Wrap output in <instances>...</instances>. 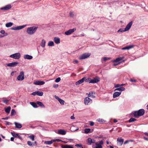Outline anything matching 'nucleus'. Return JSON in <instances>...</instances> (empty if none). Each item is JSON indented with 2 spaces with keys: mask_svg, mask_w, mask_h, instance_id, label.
I'll list each match as a JSON object with an SVG mask.
<instances>
[{
  "mask_svg": "<svg viewBox=\"0 0 148 148\" xmlns=\"http://www.w3.org/2000/svg\"><path fill=\"white\" fill-rule=\"evenodd\" d=\"M14 124L15 125V127L16 128H20L22 127V125L20 123H17L16 122H15Z\"/></svg>",
  "mask_w": 148,
  "mask_h": 148,
  "instance_id": "30",
  "label": "nucleus"
},
{
  "mask_svg": "<svg viewBox=\"0 0 148 148\" xmlns=\"http://www.w3.org/2000/svg\"><path fill=\"white\" fill-rule=\"evenodd\" d=\"M85 81L86 82H88L89 83H91L90 82L91 81V78L86 79V77H85Z\"/></svg>",
  "mask_w": 148,
  "mask_h": 148,
  "instance_id": "43",
  "label": "nucleus"
},
{
  "mask_svg": "<svg viewBox=\"0 0 148 148\" xmlns=\"http://www.w3.org/2000/svg\"><path fill=\"white\" fill-rule=\"evenodd\" d=\"M29 103L34 108H36L38 107L37 105V102L36 103L34 102H30Z\"/></svg>",
  "mask_w": 148,
  "mask_h": 148,
  "instance_id": "33",
  "label": "nucleus"
},
{
  "mask_svg": "<svg viewBox=\"0 0 148 148\" xmlns=\"http://www.w3.org/2000/svg\"><path fill=\"white\" fill-rule=\"evenodd\" d=\"M144 134H145L146 136H148V133L147 132H145L144 133Z\"/></svg>",
  "mask_w": 148,
  "mask_h": 148,
  "instance_id": "64",
  "label": "nucleus"
},
{
  "mask_svg": "<svg viewBox=\"0 0 148 148\" xmlns=\"http://www.w3.org/2000/svg\"><path fill=\"white\" fill-rule=\"evenodd\" d=\"M11 108L10 106H8L5 109V111L7 114H9L10 112Z\"/></svg>",
  "mask_w": 148,
  "mask_h": 148,
  "instance_id": "32",
  "label": "nucleus"
},
{
  "mask_svg": "<svg viewBox=\"0 0 148 148\" xmlns=\"http://www.w3.org/2000/svg\"><path fill=\"white\" fill-rule=\"evenodd\" d=\"M5 125H9L12 124L11 123L8 121H5Z\"/></svg>",
  "mask_w": 148,
  "mask_h": 148,
  "instance_id": "53",
  "label": "nucleus"
},
{
  "mask_svg": "<svg viewBox=\"0 0 148 148\" xmlns=\"http://www.w3.org/2000/svg\"><path fill=\"white\" fill-rule=\"evenodd\" d=\"M29 138L32 141L34 140V135H31L29 136Z\"/></svg>",
  "mask_w": 148,
  "mask_h": 148,
  "instance_id": "42",
  "label": "nucleus"
},
{
  "mask_svg": "<svg viewBox=\"0 0 148 148\" xmlns=\"http://www.w3.org/2000/svg\"><path fill=\"white\" fill-rule=\"evenodd\" d=\"M48 46H54V43L52 41H49L48 44Z\"/></svg>",
  "mask_w": 148,
  "mask_h": 148,
  "instance_id": "38",
  "label": "nucleus"
},
{
  "mask_svg": "<svg viewBox=\"0 0 148 148\" xmlns=\"http://www.w3.org/2000/svg\"><path fill=\"white\" fill-rule=\"evenodd\" d=\"M110 59L111 58H107L106 57H104L103 58V60L104 61H106L107 60H110Z\"/></svg>",
  "mask_w": 148,
  "mask_h": 148,
  "instance_id": "47",
  "label": "nucleus"
},
{
  "mask_svg": "<svg viewBox=\"0 0 148 148\" xmlns=\"http://www.w3.org/2000/svg\"><path fill=\"white\" fill-rule=\"evenodd\" d=\"M73 62L75 63H78V60H75Z\"/></svg>",
  "mask_w": 148,
  "mask_h": 148,
  "instance_id": "62",
  "label": "nucleus"
},
{
  "mask_svg": "<svg viewBox=\"0 0 148 148\" xmlns=\"http://www.w3.org/2000/svg\"><path fill=\"white\" fill-rule=\"evenodd\" d=\"M0 33L2 34H5L6 33L4 30H2L0 31Z\"/></svg>",
  "mask_w": 148,
  "mask_h": 148,
  "instance_id": "50",
  "label": "nucleus"
},
{
  "mask_svg": "<svg viewBox=\"0 0 148 148\" xmlns=\"http://www.w3.org/2000/svg\"><path fill=\"white\" fill-rule=\"evenodd\" d=\"M136 119L134 118H131L129 120V122L131 123L132 122H134L136 121Z\"/></svg>",
  "mask_w": 148,
  "mask_h": 148,
  "instance_id": "41",
  "label": "nucleus"
},
{
  "mask_svg": "<svg viewBox=\"0 0 148 148\" xmlns=\"http://www.w3.org/2000/svg\"><path fill=\"white\" fill-rule=\"evenodd\" d=\"M46 42L44 39H42L40 43V45L42 47H44L45 46Z\"/></svg>",
  "mask_w": 148,
  "mask_h": 148,
  "instance_id": "27",
  "label": "nucleus"
},
{
  "mask_svg": "<svg viewBox=\"0 0 148 148\" xmlns=\"http://www.w3.org/2000/svg\"><path fill=\"white\" fill-rule=\"evenodd\" d=\"M62 141V140L61 139H52L51 141H45L44 142V143L45 144L47 145H51V144L53 142L58 141L59 142Z\"/></svg>",
  "mask_w": 148,
  "mask_h": 148,
  "instance_id": "7",
  "label": "nucleus"
},
{
  "mask_svg": "<svg viewBox=\"0 0 148 148\" xmlns=\"http://www.w3.org/2000/svg\"><path fill=\"white\" fill-rule=\"evenodd\" d=\"M129 142V140H127L125 142L124 144H126L127 143Z\"/></svg>",
  "mask_w": 148,
  "mask_h": 148,
  "instance_id": "61",
  "label": "nucleus"
},
{
  "mask_svg": "<svg viewBox=\"0 0 148 148\" xmlns=\"http://www.w3.org/2000/svg\"><path fill=\"white\" fill-rule=\"evenodd\" d=\"M17 137L20 140H22V138L18 134L17 136Z\"/></svg>",
  "mask_w": 148,
  "mask_h": 148,
  "instance_id": "59",
  "label": "nucleus"
},
{
  "mask_svg": "<svg viewBox=\"0 0 148 148\" xmlns=\"http://www.w3.org/2000/svg\"><path fill=\"white\" fill-rule=\"evenodd\" d=\"M103 140H101L95 143V145L97 146L96 148H102V145H103Z\"/></svg>",
  "mask_w": 148,
  "mask_h": 148,
  "instance_id": "9",
  "label": "nucleus"
},
{
  "mask_svg": "<svg viewBox=\"0 0 148 148\" xmlns=\"http://www.w3.org/2000/svg\"><path fill=\"white\" fill-rule=\"evenodd\" d=\"M94 125V123L92 121L90 122V125L91 126L93 125Z\"/></svg>",
  "mask_w": 148,
  "mask_h": 148,
  "instance_id": "55",
  "label": "nucleus"
},
{
  "mask_svg": "<svg viewBox=\"0 0 148 148\" xmlns=\"http://www.w3.org/2000/svg\"><path fill=\"white\" fill-rule=\"evenodd\" d=\"M16 113V112L15 110L14 109H12L11 113V116H12L13 115H14Z\"/></svg>",
  "mask_w": 148,
  "mask_h": 148,
  "instance_id": "44",
  "label": "nucleus"
},
{
  "mask_svg": "<svg viewBox=\"0 0 148 148\" xmlns=\"http://www.w3.org/2000/svg\"><path fill=\"white\" fill-rule=\"evenodd\" d=\"M17 79L18 81H23L24 79V73L23 71L20 73L19 75L17 77Z\"/></svg>",
  "mask_w": 148,
  "mask_h": 148,
  "instance_id": "6",
  "label": "nucleus"
},
{
  "mask_svg": "<svg viewBox=\"0 0 148 148\" xmlns=\"http://www.w3.org/2000/svg\"><path fill=\"white\" fill-rule=\"evenodd\" d=\"M11 134L14 137L16 138L17 137V136L18 134L17 133H16L15 132H12Z\"/></svg>",
  "mask_w": 148,
  "mask_h": 148,
  "instance_id": "39",
  "label": "nucleus"
},
{
  "mask_svg": "<svg viewBox=\"0 0 148 148\" xmlns=\"http://www.w3.org/2000/svg\"><path fill=\"white\" fill-rule=\"evenodd\" d=\"M13 25V23L10 22L6 23L5 24V26L7 27H11Z\"/></svg>",
  "mask_w": 148,
  "mask_h": 148,
  "instance_id": "35",
  "label": "nucleus"
},
{
  "mask_svg": "<svg viewBox=\"0 0 148 148\" xmlns=\"http://www.w3.org/2000/svg\"><path fill=\"white\" fill-rule=\"evenodd\" d=\"M92 139L90 138H88L87 139V144L89 145H90L92 143Z\"/></svg>",
  "mask_w": 148,
  "mask_h": 148,
  "instance_id": "36",
  "label": "nucleus"
},
{
  "mask_svg": "<svg viewBox=\"0 0 148 148\" xmlns=\"http://www.w3.org/2000/svg\"><path fill=\"white\" fill-rule=\"evenodd\" d=\"M8 35V34L7 33H6L5 34L2 35H0V38H3L5 36H7Z\"/></svg>",
  "mask_w": 148,
  "mask_h": 148,
  "instance_id": "48",
  "label": "nucleus"
},
{
  "mask_svg": "<svg viewBox=\"0 0 148 148\" xmlns=\"http://www.w3.org/2000/svg\"><path fill=\"white\" fill-rule=\"evenodd\" d=\"M96 145H95V144H94V145H92V147L93 148H96L97 147V146H95Z\"/></svg>",
  "mask_w": 148,
  "mask_h": 148,
  "instance_id": "63",
  "label": "nucleus"
},
{
  "mask_svg": "<svg viewBox=\"0 0 148 148\" xmlns=\"http://www.w3.org/2000/svg\"><path fill=\"white\" fill-rule=\"evenodd\" d=\"M58 133L59 134L62 135H65L66 134V132L65 130H60L58 131Z\"/></svg>",
  "mask_w": 148,
  "mask_h": 148,
  "instance_id": "25",
  "label": "nucleus"
},
{
  "mask_svg": "<svg viewBox=\"0 0 148 148\" xmlns=\"http://www.w3.org/2000/svg\"><path fill=\"white\" fill-rule=\"evenodd\" d=\"M33 84L36 85H40L44 84H45V82L43 81L37 80L34 82Z\"/></svg>",
  "mask_w": 148,
  "mask_h": 148,
  "instance_id": "12",
  "label": "nucleus"
},
{
  "mask_svg": "<svg viewBox=\"0 0 148 148\" xmlns=\"http://www.w3.org/2000/svg\"><path fill=\"white\" fill-rule=\"evenodd\" d=\"M10 57L11 58L15 59H18L21 57V54L20 53H17L10 56Z\"/></svg>",
  "mask_w": 148,
  "mask_h": 148,
  "instance_id": "4",
  "label": "nucleus"
},
{
  "mask_svg": "<svg viewBox=\"0 0 148 148\" xmlns=\"http://www.w3.org/2000/svg\"><path fill=\"white\" fill-rule=\"evenodd\" d=\"M99 81V78L96 77L92 79L91 78V81L90 82L91 83H97Z\"/></svg>",
  "mask_w": 148,
  "mask_h": 148,
  "instance_id": "13",
  "label": "nucleus"
},
{
  "mask_svg": "<svg viewBox=\"0 0 148 148\" xmlns=\"http://www.w3.org/2000/svg\"><path fill=\"white\" fill-rule=\"evenodd\" d=\"M92 143H95L96 142V140L94 139H92Z\"/></svg>",
  "mask_w": 148,
  "mask_h": 148,
  "instance_id": "56",
  "label": "nucleus"
},
{
  "mask_svg": "<svg viewBox=\"0 0 148 148\" xmlns=\"http://www.w3.org/2000/svg\"><path fill=\"white\" fill-rule=\"evenodd\" d=\"M11 8V5L10 4H8L5 5L4 7L1 8L0 9L2 10H6Z\"/></svg>",
  "mask_w": 148,
  "mask_h": 148,
  "instance_id": "14",
  "label": "nucleus"
},
{
  "mask_svg": "<svg viewBox=\"0 0 148 148\" xmlns=\"http://www.w3.org/2000/svg\"><path fill=\"white\" fill-rule=\"evenodd\" d=\"M121 92H116L113 93V97L114 98L117 97L119 96L121 94Z\"/></svg>",
  "mask_w": 148,
  "mask_h": 148,
  "instance_id": "24",
  "label": "nucleus"
},
{
  "mask_svg": "<svg viewBox=\"0 0 148 148\" xmlns=\"http://www.w3.org/2000/svg\"><path fill=\"white\" fill-rule=\"evenodd\" d=\"M90 53H85L82 55L79 58L80 60L84 59L89 57L90 55Z\"/></svg>",
  "mask_w": 148,
  "mask_h": 148,
  "instance_id": "8",
  "label": "nucleus"
},
{
  "mask_svg": "<svg viewBox=\"0 0 148 148\" xmlns=\"http://www.w3.org/2000/svg\"><path fill=\"white\" fill-rule=\"evenodd\" d=\"M144 113V110L142 109H140L138 111H135L132 112L131 114H133L135 117L138 118L139 116L143 115Z\"/></svg>",
  "mask_w": 148,
  "mask_h": 148,
  "instance_id": "1",
  "label": "nucleus"
},
{
  "mask_svg": "<svg viewBox=\"0 0 148 148\" xmlns=\"http://www.w3.org/2000/svg\"><path fill=\"white\" fill-rule=\"evenodd\" d=\"M132 24V21L130 22L127 25L125 29L123 28H120L117 31V32L120 34H121L124 32L128 31L130 28Z\"/></svg>",
  "mask_w": 148,
  "mask_h": 148,
  "instance_id": "3",
  "label": "nucleus"
},
{
  "mask_svg": "<svg viewBox=\"0 0 148 148\" xmlns=\"http://www.w3.org/2000/svg\"><path fill=\"white\" fill-rule=\"evenodd\" d=\"M95 94V92H90L89 93L88 96L89 97H92V98H95V96L94 95Z\"/></svg>",
  "mask_w": 148,
  "mask_h": 148,
  "instance_id": "28",
  "label": "nucleus"
},
{
  "mask_svg": "<svg viewBox=\"0 0 148 148\" xmlns=\"http://www.w3.org/2000/svg\"><path fill=\"white\" fill-rule=\"evenodd\" d=\"M9 118V117H4L2 118V119L3 120H7Z\"/></svg>",
  "mask_w": 148,
  "mask_h": 148,
  "instance_id": "57",
  "label": "nucleus"
},
{
  "mask_svg": "<svg viewBox=\"0 0 148 148\" xmlns=\"http://www.w3.org/2000/svg\"><path fill=\"white\" fill-rule=\"evenodd\" d=\"M37 95L39 96H42L43 95V92H42L37 91Z\"/></svg>",
  "mask_w": 148,
  "mask_h": 148,
  "instance_id": "40",
  "label": "nucleus"
},
{
  "mask_svg": "<svg viewBox=\"0 0 148 148\" xmlns=\"http://www.w3.org/2000/svg\"><path fill=\"white\" fill-rule=\"evenodd\" d=\"M85 77L79 80L77 82L75 83V84L76 85H78L83 83L85 81Z\"/></svg>",
  "mask_w": 148,
  "mask_h": 148,
  "instance_id": "19",
  "label": "nucleus"
},
{
  "mask_svg": "<svg viewBox=\"0 0 148 148\" xmlns=\"http://www.w3.org/2000/svg\"><path fill=\"white\" fill-rule=\"evenodd\" d=\"M97 121L98 122L100 123L101 124H103L105 122V121L103 119H98L97 120Z\"/></svg>",
  "mask_w": 148,
  "mask_h": 148,
  "instance_id": "29",
  "label": "nucleus"
},
{
  "mask_svg": "<svg viewBox=\"0 0 148 148\" xmlns=\"http://www.w3.org/2000/svg\"><path fill=\"white\" fill-rule=\"evenodd\" d=\"M73 145H65L62 146V148H74Z\"/></svg>",
  "mask_w": 148,
  "mask_h": 148,
  "instance_id": "26",
  "label": "nucleus"
},
{
  "mask_svg": "<svg viewBox=\"0 0 148 148\" xmlns=\"http://www.w3.org/2000/svg\"><path fill=\"white\" fill-rule=\"evenodd\" d=\"M70 15L71 17H73V15H74L73 13V12H70Z\"/></svg>",
  "mask_w": 148,
  "mask_h": 148,
  "instance_id": "60",
  "label": "nucleus"
},
{
  "mask_svg": "<svg viewBox=\"0 0 148 148\" xmlns=\"http://www.w3.org/2000/svg\"><path fill=\"white\" fill-rule=\"evenodd\" d=\"M58 84H54L53 85V87L54 88H57L58 87Z\"/></svg>",
  "mask_w": 148,
  "mask_h": 148,
  "instance_id": "58",
  "label": "nucleus"
},
{
  "mask_svg": "<svg viewBox=\"0 0 148 148\" xmlns=\"http://www.w3.org/2000/svg\"><path fill=\"white\" fill-rule=\"evenodd\" d=\"M53 40L57 44H59L60 42V39L58 37H54V38Z\"/></svg>",
  "mask_w": 148,
  "mask_h": 148,
  "instance_id": "23",
  "label": "nucleus"
},
{
  "mask_svg": "<svg viewBox=\"0 0 148 148\" xmlns=\"http://www.w3.org/2000/svg\"><path fill=\"white\" fill-rule=\"evenodd\" d=\"M120 87V85L119 84H114V87L115 88H118Z\"/></svg>",
  "mask_w": 148,
  "mask_h": 148,
  "instance_id": "51",
  "label": "nucleus"
},
{
  "mask_svg": "<svg viewBox=\"0 0 148 148\" xmlns=\"http://www.w3.org/2000/svg\"><path fill=\"white\" fill-rule=\"evenodd\" d=\"M27 26V25H25L21 26L12 27L11 28V29L13 30H18L23 29Z\"/></svg>",
  "mask_w": 148,
  "mask_h": 148,
  "instance_id": "5",
  "label": "nucleus"
},
{
  "mask_svg": "<svg viewBox=\"0 0 148 148\" xmlns=\"http://www.w3.org/2000/svg\"><path fill=\"white\" fill-rule=\"evenodd\" d=\"M54 97L56 99L58 100L61 105H64V104L65 101L64 100L60 99L58 96L56 95Z\"/></svg>",
  "mask_w": 148,
  "mask_h": 148,
  "instance_id": "16",
  "label": "nucleus"
},
{
  "mask_svg": "<svg viewBox=\"0 0 148 148\" xmlns=\"http://www.w3.org/2000/svg\"><path fill=\"white\" fill-rule=\"evenodd\" d=\"M124 58V57L123 56L122 57H120L116 58V59L113 60V62H118L122 60Z\"/></svg>",
  "mask_w": 148,
  "mask_h": 148,
  "instance_id": "22",
  "label": "nucleus"
},
{
  "mask_svg": "<svg viewBox=\"0 0 148 148\" xmlns=\"http://www.w3.org/2000/svg\"><path fill=\"white\" fill-rule=\"evenodd\" d=\"M23 58L25 59L31 60L33 58V56L28 54H26L24 56Z\"/></svg>",
  "mask_w": 148,
  "mask_h": 148,
  "instance_id": "20",
  "label": "nucleus"
},
{
  "mask_svg": "<svg viewBox=\"0 0 148 148\" xmlns=\"http://www.w3.org/2000/svg\"><path fill=\"white\" fill-rule=\"evenodd\" d=\"M2 99L3 100V103L6 104L8 103L10 100V99L8 100L5 99V98H2Z\"/></svg>",
  "mask_w": 148,
  "mask_h": 148,
  "instance_id": "37",
  "label": "nucleus"
},
{
  "mask_svg": "<svg viewBox=\"0 0 148 148\" xmlns=\"http://www.w3.org/2000/svg\"><path fill=\"white\" fill-rule=\"evenodd\" d=\"M93 131V130H91L89 128H86L84 130V132H83L85 134H88L92 132Z\"/></svg>",
  "mask_w": 148,
  "mask_h": 148,
  "instance_id": "21",
  "label": "nucleus"
},
{
  "mask_svg": "<svg viewBox=\"0 0 148 148\" xmlns=\"http://www.w3.org/2000/svg\"><path fill=\"white\" fill-rule=\"evenodd\" d=\"M27 144L29 146H32V143L30 141H28L27 142Z\"/></svg>",
  "mask_w": 148,
  "mask_h": 148,
  "instance_id": "49",
  "label": "nucleus"
},
{
  "mask_svg": "<svg viewBox=\"0 0 148 148\" xmlns=\"http://www.w3.org/2000/svg\"><path fill=\"white\" fill-rule=\"evenodd\" d=\"M18 64V63L17 62H14L11 63H7L6 64V65L8 67H14L16 66Z\"/></svg>",
  "mask_w": 148,
  "mask_h": 148,
  "instance_id": "11",
  "label": "nucleus"
},
{
  "mask_svg": "<svg viewBox=\"0 0 148 148\" xmlns=\"http://www.w3.org/2000/svg\"><path fill=\"white\" fill-rule=\"evenodd\" d=\"M76 30V29L75 28L70 29L68 31L65 32L64 34L66 35H69L72 33Z\"/></svg>",
  "mask_w": 148,
  "mask_h": 148,
  "instance_id": "10",
  "label": "nucleus"
},
{
  "mask_svg": "<svg viewBox=\"0 0 148 148\" xmlns=\"http://www.w3.org/2000/svg\"><path fill=\"white\" fill-rule=\"evenodd\" d=\"M61 80V78L60 77H58L55 80V81L56 82H59Z\"/></svg>",
  "mask_w": 148,
  "mask_h": 148,
  "instance_id": "46",
  "label": "nucleus"
},
{
  "mask_svg": "<svg viewBox=\"0 0 148 148\" xmlns=\"http://www.w3.org/2000/svg\"><path fill=\"white\" fill-rule=\"evenodd\" d=\"M31 95H37V91L34 92H32L31 94Z\"/></svg>",
  "mask_w": 148,
  "mask_h": 148,
  "instance_id": "54",
  "label": "nucleus"
},
{
  "mask_svg": "<svg viewBox=\"0 0 148 148\" xmlns=\"http://www.w3.org/2000/svg\"><path fill=\"white\" fill-rule=\"evenodd\" d=\"M130 81L132 82H136V80L135 79H131Z\"/></svg>",
  "mask_w": 148,
  "mask_h": 148,
  "instance_id": "52",
  "label": "nucleus"
},
{
  "mask_svg": "<svg viewBox=\"0 0 148 148\" xmlns=\"http://www.w3.org/2000/svg\"><path fill=\"white\" fill-rule=\"evenodd\" d=\"M125 90V88L123 87H121L119 88H117L114 90V91L118 90L119 91H124Z\"/></svg>",
  "mask_w": 148,
  "mask_h": 148,
  "instance_id": "34",
  "label": "nucleus"
},
{
  "mask_svg": "<svg viewBox=\"0 0 148 148\" xmlns=\"http://www.w3.org/2000/svg\"><path fill=\"white\" fill-rule=\"evenodd\" d=\"M37 105H38L39 106L41 107L42 108H45V106L43 104V103L37 101Z\"/></svg>",
  "mask_w": 148,
  "mask_h": 148,
  "instance_id": "31",
  "label": "nucleus"
},
{
  "mask_svg": "<svg viewBox=\"0 0 148 148\" xmlns=\"http://www.w3.org/2000/svg\"><path fill=\"white\" fill-rule=\"evenodd\" d=\"M123 139L118 138L117 139L118 145L120 146L122 145L123 143Z\"/></svg>",
  "mask_w": 148,
  "mask_h": 148,
  "instance_id": "17",
  "label": "nucleus"
},
{
  "mask_svg": "<svg viewBox=\"0 0 148 148\" xmlns=\"http://www.w3.org/2000/svg\"><path fill=\"white\" fill-rule=\"evenodd\" d=\"M92 100L88 97H86L84 99V103L86 105H88Z\"/></svg>",
  "mask_w": 148,
  "mask_h": 148,
  "instance_id": "18",
  "label": "nucleus"
},
{
  "mask_svg": "<svg viewBox=\"0 0 148 148\" xmlns=\"http://www.w3.org/2000/svg\"><path fill=\"white\" fill-rule=\"evenodd\" d=\"M75 147H78L81 148H83V147H82V145L81 144H76L75 145Z\"/></svg>",
  "mask_w": 148,
  "mask_h": 148,
  "instance_id": "45",
  "label": "nucleus"
},
{
  "mask_svg": "<svg viewBox=\"0 0 148 148\" xmlns=\"http://www.w3.org/2000/svg\"><path fill=\"white\" fill-rule=\"evenodd\" d=\"M134 45H130L127 46L126 47L122 48L121 49L122 50H129L130 49L133 48L134 47Z\"/></svg>",
  "mask_w": 148,
  "mask_h": 148,
  "instance_id": "15",
  "label": "nucleus"
},
{
  "mask_svg": "<svg viewBox=\"0 0 148 148\" xmlns=\"http://www.w3.org/2000/svg\"><path fill=\"white\" fill-rule=\"evenodd\" d=\"M38 27L35 26L30 27L27 28L26 32L28 35H33L35 33Z\"/></svg>",
  "mask_w": 148,
  "mask_h": 148,
  "instance_id": "2",
  "label": "nucleus"
}]
</instances>
